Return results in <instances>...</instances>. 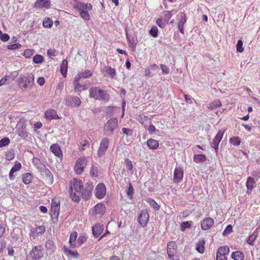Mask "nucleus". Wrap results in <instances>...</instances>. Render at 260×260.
Returning a JSON list of instances; mask_svg holds the SVG:
<instances>
[{
    "label": "nucleus",
    "mask_w": 260,
    "mask_h": 260,
    "mask_svg": "<svg viewBox=\"0 0 260 260\" xmlns=\"http://www.w3.org/2000/svg\"><path fill=\"white\" fill-rule=\"evenodd\" d=\"M31 174L30 173H26L23 175L22 177V180L24 183L28 184L31 181Z\"/></svg>",
    "instance_id": "nucleus-38"
},
{
    "label": "nucleus",
    "mask_w": 260,
    "mask_h": 260,
    "mask_svg": "<svg viewBox=\"0 0 260 260\" xmlns=\"http://www.w3.org/2000/svg\"><path fill=\"white\" fill-rule=\"evenodd\" d=\"M10 140L8 138H4L0 140V148L7 146L10 143Z\"/></svg>",
    "instance_id": "nucleus-50"
},
{
    "label": "nucleus",
    "mask_w": 260,
    "mask_h": 260,
    "mask_svg": "<svg viewBox=\"0 0 260 260\" xmlns=\"http://www.w3.org/2000/svg\"><path fill=\"white\" fill-rule=\"evenodd\" d=\"M46 230V228L44 225H40L36 228L34 230V236L36 235H42L44 233Z\"/></svg>",
    "instance_id": "nucleus-32"
},
{
    "label": "nucleus",
    "mask_w": 260,
    "mask_h": 260,
    "mask_svg": "<svg viewBox=\"0 0 260 260\" xmlns=\"http://www.w3.org/2000/svg\"><path fill=\"white\" fill-rule=\"evenodd\" d=\"M205 241L204 240L199 241L196 244V249L200 253H203L205 252Z\"/></svg>",
    "instance_id": "nucleus-28"
},
{
    "label": "nucleus",
    "mask_w": 260,
    "mask_h": 260,
    "mask_svg": "<svg viewBox=\"0 0 260 260\" xmlns=\"http://www.w3.org/2000/svg\"><path fill=\"white\" fill-rule=\"evenodd\" d=\"M106 72L108 75H109L111 77V78H114L116 75L115 69L110 66L107 67Z\"/></svg>",
    "instance_id": "nucleus-39"
},
{
    "label": "nucleus",
    "mask_w": 260,
    "mask_h": 260,
    "mask_svg": "<svg viewBox=\"0 0 260 260\" xmlns=\"http://www.w3.org/2000/svg\"><path fill=\"white\" fill-rule=\"evenodd\" d=\"M87 164V160L85 157L82 156L78 158L74 166V172L78 175L81 174L84 171Z\"/></svg>",
    "instance_id": "nucleus-6"
},
{
    "label": "nucleus",
    "mask_w": 260,
    "mask_h": 260,
    "mask_svg": "<svg viewBox=\"0 0 260 260\" xmlns=\"http://www.w3.org/2000/svg\"><path fill=\"white\" fill-rule=\"evenodd\" d=\"M6 159L8 160H12L14 158V153L12 151H9L6 152Z\"/></svg>",
    "instance_id": "nucleus-54"
},
{
    "label": "nucleus",
    "mask_w": 260,
    "mask_h": 260,
    "mask_svg": "<svg viewBox=\"0 0 260 260\" xmlns=\"http://www.w3.org/2000/svg\"><path fill=\"white\" fill-rule=\"evenodd\" d=\"M178 28L179 31L184 34L183 26L186 21V16L184 12H181L177 15Z\"/></svg>",
    "instance_id": "nucleus-12"
},
{
    "label": "nucleus",
    "mask_w": 260,
    "mask_h": 260,
    "mask_svg": "<svg viewBox=\"0 0 260 260\" xmlns=\"http://www.w3.org/2000/svg\"><path fill=\"white\" fill-rule=\"evenodd\" d=\"M118 127V120L114 118H111L105 124L104 132L105 135L107 136L112 135L114 131Z\"/></svg>",
    "instance_id": "nucleus-5"
},
{
    "label": "nucleus",
    "mask_w": 260,
    "mask_h": 260,
    "mask_svg": "<svg viewBox=\"0 0 260 260\" xmlns=\"http://www.w3.org/2000/svg\"><path fill=\"white\" fill-rule=\"evenodd\" d=\"M224 132L225 130L219 131L214 138L213 142L211 143V147L215 149L216 152H218V145L223 138Z\"/></svg>",
    "instance_id": "nucleus-10"
},
{
    "label": "nucleus",
    "mask_w": 260,
    "mask_h": 260,
    "mask_svg": "<svg viewBox=\"0 0 260 260\" xmlns=\"http://www.w3.org/2000/svg\"><path fill=\"white\" fill-rule=\"evenodd\" d=\"M89 97L95 100L108 101L109 95L107 92L98 87H91L89 90Z\"/></svg>",
    "instance_id": "nucleus-4"
},
{
    "label": "nucleus",
    "mask_w": 260,
    "mask_h": 260,
    "mask_svg": "<svg viewBox=\"0 0 260 260\" xmlns=\"http://www.w3.org/2000/svg\"><path fill=\"white\" fill-rule=\"evenodd\" d=\"M87 238L85 236H80L78 239V242L80 244H83L86 241Z\"/></svg>",
    "instance_id": "nucleus-61"
},
{
    "label": "nucleus",
    "mask_w": 260,
    "mask_h": 260,
    "mask_svg": "<svg viewBox=\"0 0 260 260\" xmlns=\"http://www.w3.org/2000/svg\"><path fill=\"white\" fill-rule=\"evenodd\" d=\"M89 147V142L87 140H83L81 142L80 146V151H84L85 149Z\"/></svg>",
    "instance_id": "nucleus-48"
},
{
    "label": "nucleus",
    "mask_w": 260,
    "mask_h": 260,
    "mask_svg": "<svg viewBox=\"0 0 260 260\" xmlns=\"http://www.w3.org/2000/svg\"><path fill=\"white\" fill-rule=\"evenodd\" d=\"M109 139L106 137L101 140L98 150V155L99 156H101L105 154L109 146Z\"/></svg>",
    "instance_id": "nucleus-8"
},
{
    "label": "nucleus",
    "mask_w": 260,
    "mask_h": 260,
    "mask_svg": "<svg viewBox=\"0 0 260 260\" xmlns=\"http://www.w3.org/2000/svg\"><path fill=\"white\" fill-rule=\"evenodd\" d=\"M23 55L27 58H29L32 55V50L30 49H26L23 53Z\"/></svg>",
    "instance_id": "nucleus-55"
},
{
    "label": "nucleus",
    "mask_w": 260,
    "mask_h": 260,
    "mask_svg": "<svg viewBox=\"0 0 260 260\" xmlns=\"http://www.w3.org/2000/svg\"><path fill=\"white\" fill-rule=\"evenodd\" d=\"M230 142L235 146H238L240 144L241 140L238 137H233L230 139Z\"/></svg>",
    "instance_id": "nucleus-42"
},
{
    "label": "nucleus",
    "mask_w": 260,
    "mask_h": 260,
    "mask_svg": "<svg viewBox=\"0 0 260 260\" xmlns=\"http://www.w3.org/2000/svg\"><path fill=\"white\" fill-rule=\"evenodd\" d=\"M232 257L234 260H243L244 255L242 252L237 251L232 253Z\"/></svg>",
    "instance_id": "nucleus-30"
},
{
    "label": "nucleus",
    "mask_w": 260,
    "mask_h": 260,
    "mask_svg": "<svg viewBox=\"0 0 260 260\" xmlns=\"http://www.w3.org/2000/svg\"><path fill=\"white\" fill-rule=\"evenodd\" d=\"M30 82L26 76H21L18 80V85L21 88H26Z\"/></svg>",
    "instance_id": "nucleus-23"
},
{
    "label": "nucleus",
    "mask_w": 260,
    "mask_h": 260,
    "mask_svg": "<svg viewBox=\"0 0 260 260\" xmlns=\"http://www.w3.org/2000/svg\"><path fill=\"white\" fill-rule=\"evenodd\" d=\"M92 185H88L84 189H83L81 197L86 200L89 199L92 194Z\"/></svg>",
    "instance_id": "nucleus-20"
},
{
    "label": "nucleus",
    "mask_w": 260,
    "mask_h": 260,
    "mask_svg": "<svg viewBox=\"0 0 260 260\" xmlns=\"http://www.w3.org/2000/svg\"><path fill=\"white\" fill-rule=\"evenodd\" d=\"M83 190V183L81 180L73 178L70 183V195L72 200L78 202Z\"/></svg>",
    "instance_id": "nucleus-1"
},
{
    "label": "nucleus",
    "mask_w": 260,
    "mask_h": 260,
    "mask_svg": "<svg viewBox=\"0 0 260 260\" xmlns=\"http://www.w3.org/2000/svg\"><path fill=\"white\" fill-rule=\"evenodd\" d=\"M36 8L48 9L51 7L50 0H37L35 4Z\"/></svg>",
    "instance_id": "nucleus-16"
},
{
    "label": "nucleus",
    "mask_w": 260,
    "mask_h": 260,
    "mask_svg": "<svg viewBox=\"0 0 260 260\" xmlns=\"http://www.w3.org/2000/svg\"><path fill=\"white\" fill-rule=\"evenodd\" d=\"M80 80V79H78L76 77H75L74 78L73 84L74 85V88L75 91H81L86 89V84H81L79 82Z\"/></svg>",
    "instance_id": "nucleus-19"
},
{
    "label": "nucleus",
    "mask_w": 260,
    "mask_h": 260,
    "mask_svg": "<svg viewBox=\"0 0 260 260\" xmlns=\"http://www.w3.org/2000/svg\"><path fill=\"white\" fill-rule=\"evenodd\" d=\"M255 184V182L253 178L251 177H248L246 183V187L247 188V193H249V191H251Z\"/></svg>",
    "instance_id": "nucleus-29"
},
{
    "label": "nucleus",
    "mask_w": 260,
    "mask_h": 260,
    "mask_svg": "<svg viewBox=\"0 0 260 260\" xmlns=\"http://www.w3.org/2000/svg\"><path fill=\"white\" fill-rule=\"evenodd\" d=\"M9 76H5L4 77L2 78L0 80V86L5 85L8 83V81L10 78Z\"/></svg>",
    "instance_id": "nucleus-56"
},
{
    "label": "nucleus",
    "mask_w": 260,
    "mask_h": 260,
    "mask_svg": "<svg viewBox=\"0 0 260 260\" xmlns=\"http://www.w3.org/2000/svg\"><path fill=\"white\" fill-rule=\"evenodd\" d=\"M50 151L54 155L58 157L61 158L63 156L60 147L58 144H52L50 148Z\"/></svg>",
    "instance_id": "nucleus-17"
},
{
    "label": "nucleus",
    "mask_w": 260,
    "mask_h": 260,
    "mask_svg": "<svg viewBox=\"0 0 260 260\" xmlns=\"http://www.w3.org/2000/svg\"><path fill=\"white\" fill-rule=\"evenodd\" d=\"M99 228V225H94L92 227V231H93V235L95 236H99L100 235L101 232L100 231H96V230L98 229Z\"/></svg>",
    "instance_id": "nucleus-63"
},
{
    "label": "nucleus",
    "mask_w": 260,
    "mask_h": 260,
    "mask_svg": "<svg viewBox=\"0 0 260 260\" xmlns=\"http://www.w3.org/2000/svg\"><path fill=\"white\" fill-rule=\"evenodd\" d=\"M0 39L3 42H7L9 40L10 37L6 33L3 34L2 30H0Z\"/></svg>",
    "instance_id": "nucleus-52"
},
{
    "label": "nucleus",
    "mask_w": 260,
    "mask_h": 260,
    "mask_svg": "<svg viewBox=\"0 0 260 260\" xmlns=\"http://www.w3.org/2000/svg\"><path fill=\"white\" fill-rule=\"evenodd\" d=\"M167 254L170 260H177L176 253H167Z\"/></svg>",
    "instance_id": "nucleus-62"
},
{
    "label": "nucleus",
    "mask_w": 260,
    "mask_h": 260,
    "mask_svg": "<svg viewBox=\"0 0 260 260\" xmlns=\"http://www.w3.org/2000/svg\"><path fill=\"white\" fill-rule=\"evenodd\" d=\"M147 145L150 149H156L159 146L158 142L154 139H150L147 142Z\"/></svg>",
    "instance_id": "nucleus-25"
},
{
    "label": "nucleus",
    "mask_w": 260,
    "mask_h": 260,
    "mask_svg": "<svg viewBox=\"0 0 260 260\" xmlns=\"http://www.w3.org/2000/svg\"><path fill=\"white\" fill-rule=\"evenodd\" d=\"M60 210V200L58 197H54L51 204V214L58 216Z\"/></svg>",
    "instance_id": "nucleus-7"
},
{
    "label": "nucleus",
    "mask_w": 260,
    "mask_h": 260,
    "mask_svg": "<svg viewBox=\"0 0 260 260\" xmlns=\"http://www.w3.org/2000/svg\"><path fill=\"white\" fill-rule=\"evenodd\" d=\"M237 51L238 52L242 53L244 51V48L243 47V42L242 40H238L236 45Z\"/></svg>",
    "instance_id": "nucleus-46"
},
{
    "label": "nucleus",
    "mask_w": 260,
    "mask_h": 260,
    "mask_svg": "<svg viewBox=\"0 0 260 260\" xmlns=\"http://www.w3.org/2000/svg\"><path fill=\"white\" fill-rule=\"evenodd\" d=\"M72 101L74 105L76 106H79L81 103L80 99L77 96L73 97L72 99Z\"/></svg>",
    "instance_id": "nucleus-59"
},
{
    "label": "nucleus",
    "mask_w": 260,
    "mask_h": 260,
    "mask_svg": "<svg viewBox=\"0 0 260 260\" xmlns=\"http://www.w3.org/2000/svg\"><path fill=\"white\" fill-rule=\"evenodd\" d=\"M160 68L162 70V72L164 74H169V68L165 64H161L160 65Z\"/></svg>",
    "instance_id": "nucleus-57"
},
{
    "label": "nucleus",
    "mask_w": 260,
    "mask_h": 260,
    "mask_svg": "<svg viewBox=\"0 0 260 260\" xmlns=\"http://www.w3.org/2000/svg\"><path fill=\"white\" fill-rule=\"evenodd\" d=\"M21 47V45L18 43H15L9 45L7 46V48L9 50H15Z\"/></svg>",
    "instance_id": "nucleus-53"
},
{
    "label": "nucleus",
    "mask_w": 260,
    "mask_h": 260,
    "mask_svg": "<svg viewBox=\"0 0 260 260\" xmlns=\"http://www.w3.org/2000/svg\"><path fill=\"white\" fill-rule=\"evenodd\" d=\"M150 35L153 38H156L158 36V29L156 26H153L149 30Z\"/></svg>",
    "instance_id": "nucleus-45"
},
{
    "label": "nucleus",
    "mask_w": 260,
    "mask_h": 260,
    "mask_svg": "<svg viewBox=\"0 0 260 260\" xmlns=\"http://www.w3.org/2000/svg\"><path fill=\"white\" fill-rule=\"evenodd\" d=\"M214 221L211 217H206L201 221V228L203 230H210L214 225Z\"/></svg>",
    "instance_id": "nucleus-13"
},
{
    "label": "nucleus",
    "mask_w": 260,
    "mask_h": 260,
    "mask_svg": "<svg viewBox=\"0 0 260 260\" xmlns=\"http://www.w3.org/2000/svg\"><path fill=\"white\" fill-rule=\"evenodd\" d=\"M43 256V251L42 247L36 246L34 248V260H39Z\"/></svg>",
    "instance_id": "nucleus-21"
},
{
    "label": "nucleus",
    "mask_w": 260,
    "mask_h": 260,
    "mask_svg": "<svg viewBox=\"0 0 260 260\" xmlns=\"http://www.w3.org/2000/svg\"><path fill=\"white\" fill-rule=\"evenodd\" d=\"M77 233L76 232H74L70 235L69 242L70 243L71 247L72 248H74L76 246L75 243L77 239Z\"/></svg>",
    "instance_id": "nucleus-33"
},
{
    "label": "nucleus",
    "mask_w": 260,
    "mask_h": 260,
    "mask_svg": "<svg viewBox=\"0 0 260 260\" xmlns=\"http://www.w3.org/2000/svg\"><path fill=\"white\" fill-rule=\"evenodd\" d=\"M45 116L46 118L49 120L57 119L59 118V116L56 111L52 109H49L46 111L45 112Z\"/></svg>",
    "instance_id": "nucleus-18"
},
{
    "label": "nucleus",
    "mask_w": 260,
    "mask_h": 260,
    "mask_svg": "<svg viewBox=\"0 0 260 260\" xmlns=\"http://www.w3.org/2000/svg\"><path fill=\"white\" fill-rule=\"evenodd\" d=\"M216 259L217 260H227L226 255L224 254L216 253Z\"/></svg>",
    "instance_id": "nucleus-60"
},
{
    "label": "nucleus",
    "mask_w": 260,
    "mask_h": 260,
    "mask_svg": "<svg viewBox=\"0 0 260 260\" xmlns=\"http://www.w3.org/2000/svg\"><path fill=\"white\" fill-rule=\"evenodd\" d=\"M149 216L147 210H143L138 217L140 224L144 227L148 221Z\"/></svg>",
    "instance_id": "nucleus-14"
},
{
    "label": "nucleus",
    "mask_w": 260,
    "mask_h": 260,
    "mask_svg": "<svg viewBox=\"0 0 260 260\" xmlns=\"http://www.w3.org/2000/svg\"><path fill=\"white\" fill-rule=\"evenodd\" d=\"M92 71L88 70H86L84 72L78 73V74L76 77L80 79H81V78H88L92 75Z\"/></svg>",
    "instance_id": "nucleus-24"
},
{
    "label": "nucleus",
    "mask_w": 260,
    "mask_h": 260,
    "mask_svg": "<svg viewBox=\"0 0 260 260\" xmlns=\"http://www.w3.org/2000/svg\"><path fill=\"white\" fill-rule=\"evenodd\" d=\"M192 221H185L183 222L180 225V230L184 231L187 228H190Z\"/></svg>",
    "instance_id": "nucleus-44"
},
{
    "label": "nucleus",
    "mask_w": 260,
    "mask_h": 260,
    "mask_svg": "<svg viewBox=\"0 0 260 260\" xmlns=\"http://www.w3.org/2000/svg\"><path fill=\"white\" fill-rule=\"evenodd\" d=\"M177 245L175 242L171 241L167 244V253H176Z\"/></svg>",
    "instance_id": "nucleus-26"
},
{
    "label": "nucleus",
    "mask_w": 260,
    "mask_h": 260,
    "mask_svg": "<svg viewBox=\"0 0 260 260\" xmlns=\"http://www.w3.org/2000/svg\"><path fill=\"white\" fill-rule=\"evenodd\" d=\"M183 177V170L181 167L175 169L173 175V180L175 183L181 182Z\"/></svg>",
    "instance_id": "nucleus-15"
},
{
    "label": "nucleus",
    "mask_w": 260,
    "mask_h": 260,
    "mask_svg": "<svg viewBox=\"0 0 260 260\" xmlns=\"http://www.w3.org/2000/svg\"><path fill=\"white\" fill-rule=\"evenodd\" d=\"M147 202L154 209L158 210L159 209V206L158 205V204L153 199H152V198H148L147 200Z\"/></svg>",
    "instance_id": "nucleus-41"
},
{
    "label": "nucleus",
    "mask_w": 260,
    "mask_h": 260,
    "mask_svg": "<svg viewBox=\"0 0 260 260\" xmlns=\"http://www.w3.org/2000/svg\"><path fill=\"white\" fill-rule=\"evenodd\" d=\"M34 162L36 164V167L40 173L44 181L48 184H52L53 177L51 172L46 168L45 165L40 161L38 158H34Z\"/></svg>",
    "instance_id": "nucleus-3"
},
{
    "label": "nucleus",
    "mask_w": 260,
    "mask_h": 260,
    "mask_svg": "<svg viewBox=\"0 0 260 260\" xmlns=\"http://www.w3.org/2000/svg\"><path fill=\"white\" fill-rule=\"evenodd\" d=\"M106 207L104 204L99 203L93 208V214L97 217H101L105 213Z\"/></svg>",
    "instance_id": "nucleus-11"
},
{
    "label": "nucleus",
    "mask_w": 260,
    "mask_h": 260,
    "mask_svg": "<svg viewBox=\"0 0 260 260\" xmlns=\"http://www.w3.org/2000/svg\"><path fill=\"white\" fill-rule=\"evenodd\" d=\"M74 9L77 10L80 17L85 21H88L90 19L89 11L92 10L93 6L90 3H75L73 4Z\"/></svg>",
    "instance_id": "nucleus-2"
},
{
    "label": "nucleus",
    "mask_w": 260,
    "mask_h": 260,
    "mask_svg": "<svg viewBox=\"0 0 260 260\" xmlns=\"http://www.w3.org/2000/svg\"><path fill=\"white\" fill-rule=\"evenodd\" d=\"M68 67V62L67 60L64 59L62 61L61 65L60 66V71L64 78L67 77V71Z\"/></svg>",
    "instance_id": "nucleus-22"
},
{
    "label": "nucleus",
    "mask_w": 260,
    "mask_h": 260,
    "mask_svg": "<svg viewBox=\"0 0 260 260\" xmlns=\"http://www.w3.org/2000/svg\"><path fill=\"white\" fill-rule=\"evenodd\" d=\"M221 106V103L220 100H217L216 101H214V102L210 103L208 108L209 109H210L211 110H213L214 109L217 108L218 107H220Z\"/></svg>",
    "instance_id": "nucleus-35"
},
{
    "label": "nucleus",
    "mask_w": 260,
    "mask_h": 260,
    "mask_svg": "<svg viewBox=\"0 0 260 260\" xmlns=\"http://www.w3.org/2000/svg\"><path fill=\"white\" fill-rule=\"evenodd\" d=\"M134 193V189L131 183H129V186L128 187V189L127 191V194L130 199H132L133 198Z\"/></svg>",
    "instance_id": "nucleus-47"
},
{
    "label": "nucleus",
    "mask_w": 260,
    "mask_h": 260,
    "mask_svg": "<svg viewBox=\"0 0 260 260\" xmlns=\"http://www.w3.org/2000/svg\"><path fill=\"white\" fill-rule=\"evenodd\" d=\"M257 233L256 232H254L252 234H251L248 237L247 239V243L250 245H252L255 240H256L257 237Z\"/></svg>",
    "instance_id": "nucleus-36"
},
{
    "label": "nucleus",
    "mask_w": 260,
    "mask_h": 260,
    "mask_svg": "<svg viewBox=\"0 0 260 260\" xmlns=\"http://www.w3.org/2000/svg\"><path fill=\"white\" fill-rule=\"evenodd\" d=\"M232 231V226L231 225H228L225 229L224 230L223 234H229Z\"/></svg>",
    "instance_id": "nucleus-64"
},
{
    "label": "nucleus",
    "mask_w": 260,
    "mask_h": 260,
    "mask_svg": "<svg viewBox=\"0 0 260 260\" xmlns=\"http://www.w3.org/2000/svg\"><path fill=\"white\" fill-rule=\"evenodd\" d=\"M99 170L98 167L92 165L91 170L90 171V175L92 177H98L99 176Z\"/></svg>",
    "instance_id": "nucleus-40"
},
{
    "label": "nucleus",
    "mask_w": 260,
    "mask_h": 260,
    "mask_svg": "<svg viewBox=\"0 0 260 260\" xmlns=\"http://www.w3.org/2000/svg\"><path fill=\"white\" fill-rule=\"evenodd\" d=\"M21 168V164L16 161L14 163V165L11 168L10 173H9V177L10 179L13 176L14 173L18 171H19Z\"/></svg>",
    "instance_id": "nucleus-27"
},
{
    "label": "nucleus",
    "mask_w": 260,
    "mask_h": 260,
    "mask_svg": "<svg viewBox=\"0 0 260 260\" xmlns=\"http://www.w3.org/2000/svg\"><path fill=\"white\" fill-rule=\"evenodd\" d=\"M229 252L230 250L228 246H224L220 247L217 251V253L226 255L229 254Z\"/></svg>",
    "instance_id": "nucleus-37"
},
{
    "label": "nucleus",
    "mask_w": 260,
    "mask_h": 260,
    "mask_svg": "<svg viewBox=\"0 0 260 260\" xmlns=\"http://www.w3.org/2000/svg\"><path fill=\"white\" fill-rule=\"evenodd\" d=\"M53 24V22L52 20L49 17L45 18L43 21V25L45 28H51Z\"/></svg>",
    "instance_id": "nucleus-34"
},
{
    "label": "nucleus",
    "mask_w": 260,
    "mask_h": 260,
    "mask_svg": "<svg viewBox=\"0 0 260 260\" xmlns=\"http://www.w3.org/2000/svg\"><path fill=\"white\" fill-rule=\"evenodd\" d=\"M95 196L99 199H103L106 194V187L103 183H99L95 187L94 190Z\"/></svg>",
    "instance_id": "nucleus-9"
},
{
    "label": "nucleus",
    "mask_w": 260,
    "mask_h": 260,
    "mask_svg": "<svg viewBox=\"0 0 260 260\" xmlns=\"http://www.w3.org/2000/svg\"><path fill=\"white\" fill-rule=\"evenodd\" d=\"M193 158L196 163L203 162L206 160V156L204 154H195Z\"/></svg>",
    "instance_id": "nucleus-31"
},
{
    "label": "nucleus",
    "mask_w": 260,
    "mask_h": 260,
    "mask_svg": "<svg viewBox=\"0 0 260 260\" xmlns=\"http://www.w3.org/2000/svg\"><path fill=\"white\" fill-rule=\"evenodd\" d=\"M138 120L142 124H144L145 122L149 121L150 119L147 116L145 115H139L138 118Z\"/></svg>",
    "instance_id": "nucleus-43"
},
{
    "label": "nucleus",
    "mask_w": 260,
    "mask_h": 260,
    "mask_svg": "<svg viewBox=\"0 0 260 260\" xmlns=\"http://www.w3.org/2000/svg\"><path fill=\"white\" fill-rule=\"evenodd\" d=\"M44 60V57L39 54H37L34 56V62L36 63H39L42 62Z\"/></svg>",
    "instance_id": "nucleus-49"
},
{
    "label": "nucleus",
    "mask_w": 260,
    "mask_h": 260,
    "mask_svg": "<svg viewBox=\"0 0 260 260\" xmlns=\"http://www.w3.org/2000/svg\"><path fill=\"white\" fill-rule=\"evenodd\" d=\"M124 162L126 168L129 170L132 171L133 168V166L132 161L128 158L124 159Z\"/></svg>",
    "instance_id": "nucleus-51"
},
{
    "label": "nucleus",
    "mask_w": 260,
    "mask_h": 260,
    "mask_svg": "<svg viewBox=\"0 0 260 260\" xmlns=\"http://www.w3.org/2000/svg\"><path fill=\"white\" fill-rule=\"evenodd\" d=\"M122 133L126 136H131L132 135L133 131L131 129L123 127L122 128Z\"/></svg>",
    "instance_id": "nucleus-58"
}]
</instances>
